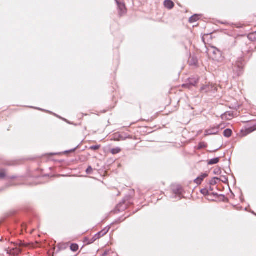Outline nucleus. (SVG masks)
<instances>
[{
	"label": "nucleus",
	"mask_w": 256,
	"mask_h": 256,
	"mask_svg": "<svg viewBox=\"0 0 256 256\" xmlns=\"http://www.w3.org/2000/svg\"><path fill=\"white\" fill-rule=\"evenodd\" d=\"M225 127L224 124H220L216 126L210 128L205 130L204 136H207L208 135L216 134L218 132L220 128L223 129Z\"/></svg>",
	"instance_id": "nucleus-1"
},
{
	"label": "nucleus",
	"mask_w": 256,
	"mask_h": 256,
	"mask_svg": "<svg viewBox=\"0 0 256 256\" xmlns=\"http://www.w3.org/2000/svg\"><path fill=\"white\" fill-rule=\"evenodd\" d=\"M220 54V50L214 47H211L208 50V54L209 58L213 60H216L218 58V56Z\"/></svg>",
	"instance_id": "nucleus-2"
},
{
	"label": "nucleus",
	"mask_w": 256,
	"mask_h": 256,
	"mask_svg": "<svg viewBox=\"0 0 256 256\" xmlns=\"http://www.w3.org/2000/svg\"><path fill=\"white\" fill-rule=\"evenodd\" d=\"M109 227H106L103 230H102L101 231L98 232V233L96 234L94 236V240H97L100 239V238L104 236H105L109 231L110 230Z\"/></svg>",
	"instance_id": "nucleus-3"
},
{
	"label": "nucleus",
	"mask_w": 256,
	"mask_h": 256,
	"mask_svg": "<svg viewBox=\"0 0 256 256\" xmlns=\"http://www.w3.org/2000/svg\"><path fill=\"white\" fill-rule=\"evenodd\" d=\"M116 0L117 2L118 6L120 15L122 16V15L125 14L126 12V9L125 4L123 2H120L118 0Z\"/></svg>",
	"instance_id": "nucleus-4"
},
{
	"label": "nucleus",
	"mask_w": 256,
	"mask_h": 256,
	"mask_svg": "<svg viewBox=\"0 0 256 256\" xmlns=\"http://www.w3.org/2000/svg\"><path fill=\"white\" fill-rule=\"evenodd\" d=\"M208 176L206 172L202 174L194 180V182L198 185L200 184Z\"/></svg>",
	"instance_id": "nucleus-5"
},
{
	"label": "nucleus",
	"mask_w": 256,
	"mask_h": 256,
	"mask_svg": "<svg viewBox=\"0 0 256 256\" xmlns=\"http://www.w3.org/2000/svg\"><path fill=\"white\" fill-rule=\"evenodd\" d=\"M69 246L68 242H60L58 244V252L66 250Z\"/></svg>",
	"instance_id": "nucleus-6"
},
{
	"label": "nucleus",
	"mask_w": 256,
	"mask_h": 256,
	"mask_svg": "<svg viewBox=\"0 0 256 256\" xmlns=\"http://www.w3.org/2000/svg\"><path fill=\"white\" fill-rule=\"evenodd\" d=\"M199 82V78H194L192 77L190 78L188 80V82L192 86H196L197 84H198Z\"/></svg>",
	"instance_id": "nucleus-7"
},
{
	"label": "nucleus",
	"mask_w": 256,
	"mask_h": 256,
	"mask_svg": "<svg viewBox=\"0 0 256 256\" xmlns=\"http://www.w3.org/2000/svg\"><path fill=\"white\" fill-rule=\"evenodd\" d=\"M200 192L203 195H204L205 196H213L215 198H218V194L217 193H214V192L210 193L209 192V190L207 188H204V189L201 190Z\"/></svg>",
	"instance_id": "nucleus-8"
},
{
	"label": "nucleus",
	"mask_w": 256,
	"mask_h": 256,
	"mask_svg": "<svg viewBox=\"0 0 256 256\" xmlns=\"http://www.w3.org/2000/svg\"><path fill=\"white\" fill-rule=\"evenodd\" d=\"M8 254H10L16 256L21 252V250L20 248H16L8 250Z\"/></svg>",
	"instance_id": "nucleus-9"
},
{
	"label": "nucleus",
	"mask_w": 256,
	"mask_h": 256,
	"mask_svg": "<svg viewBox=\"0 0 256 256\" xmlns=\"http://www.w3.org/2000/svg\"><path fill=\"white\" fill-rule=\"evenodd\" d=\"M164 4L166 8L170 10L172 9L174 6V2H172L171 0H165L164 2Z\"/></svg>",
	"instance_id": "nucleus-10"
},
{
	"label": "nucleus",
	"mask_w": 256,
	"mask_h": 256,
	"mask_svg": "<svg viewBox=\"0 0 256 256\" xmlns=\"http://www.w3.org/2000/svg\"><path fill=\"white\" fill-rule=\"evenodd\" d=\"M222 120H230L232 118V114L230 112H226L222 115Z\"/></svg>",
	"instance_id": "nucleus-11"
},
{
	"label": "nucleus",
	"mask_w": 256,
	"mask_h": 256,
	"mask_svg": "<svg viewBox=\"0 0 256 256\" xmlns=\"http://www.w3.org/2000/svg\"><path fill=\"white\" fill-rule=\"evenodd\" d=\"M173 192L176 194H180L182 192V188L180 186H177L173 189Z\"/></svg>",
	"instance_id": "nucleus-12"
},
{
	"label": "nucleus",
	"mask_w": 256,
	"mask_h": 256,
	"mask_svg": "<svg viewBox=\"0 0 256 256\" xmlns=\"http://www.w3.org/2000/svg\"><path fill=\"white\" fill-rule=\"evenodd\" d=\"M220 162V158H216L209 160L208 162V165H213L218 164Z\"/></svg>",
	"instance_id": "nucleus-13"
},
{
	"label": "nucleus",
	"mask_w": 256,
	"mask_h": 256,
	"mask_svg": "<svg viewBox=\"0 0 256 256\" xmlns=\"http://www.w3.org/2000/svg\"><path fill=\"white\" fill-rule=\"evenodd\" d=\"M96 240H94V236H93L92 238L90 239L88 238H85L84 239V242L86 244H90L94 243Z\"/></svg>",
	"instance_id": "nucleus-14"
},
{
	"label": "nucleus",
	"mask_w": 256,
	"mask_h": 256,
	"mask_svg": "<svg viewBox=\"0 0 256 256\" xmlns=\"http://www.w3.org/2000/svg\"><path fill=\"white\" fill-rule=\"evenodd\" d=\"M232 131L230 129L228 128L224 130V136L225 137L229 138L232 136Z\"/></svg>",
	"instance_id": "nucleus-15"
},
{
	"label": "nucleus",
	"mask_w": 256,
	"mask_h": 256,
	"mask_svg": "<svg viewBox=\"0 0 256 256\" xmlns=\"http://www.w3.org/2000/svg\"><path fill=\"white\" fill-rule=\"evenodd\" d=\"M79 246L76 244H72L70 246V249L72 251L76 252L78 250Z\"/></svg>",
	"instance_id": "nucleus-16"
},
{
	"label": "nucleus",
	"mask_w": 256,
	"mask_h": 256,
	"mask_svg": "<svg viewBox=\"0 0 256 256\" xmlns=\"http://www.w3.org/2000/svg\"><path fill=\"white\" fill-rule=\"evenodd\" d=\"M248 38L252 41L256 42V32L248 34Z\"/></svg>",
	"instance_id": "nucleus-17"
},
{
	"label": "nucleus",
	"mask_w": 256,
	"mask_h": 256,
	"mask_svg": "<svg viewBox=\"0 0 256 256\" xmlns=\"http://www.w3.org/2000/svg\"><path fill=\"white\" fill-rule=\"evenodd\" d=\"M121 150H121L120 148L117 147V148H112L110 150V152L112 154H116L120 153L121 152Z\"/></svg>",
	"instance_id": "nucleus-18"
},
{
	"label": "nucleus",
	"mask_w": 256,
	"mask_h": 256,
	"mask_svg": "<svg viewBox=\"0 0 256 256\" xmlns=\"http://www.w3.org/2000/svg\"><path fill=\"white\" fill-rule=\"evenodd\" d=\"M256 130V124L252 126H250V127L248 128L246 130V131L247 132V134H250Z\"/></svg>",
	"instance_id": "nucleus-19"
},
{
	"label": "nucleus",
	"mask_w": 256,
	"mask_h": 256,
	"mask_svg": "<svg viewBox=\"0 0 256 256\" xmlns=\"http://www.w3.org/2000/svg\"><path fill=\"white\" fill-rule=\"evenodd\" d=\"M220 179L218 178H214L210 180V186H214L217 184L218 181Z\"/></svg>",
	"instance_id": "nucleus-20"
},
{
	"label": "nucleus",
	"mask_w": 256,
	"mask_h": 256,
	"mask_svg": "<svg viewBox=\"0 0 256 256\" xmlns=\"http://www.w3.org/2000/svg\"><path fill=\"white\" fill-rule=\"evenodd\" d=\"M198 16L196 15L193 16L192 17H190L189 19V22L190 23L196 22L198 20Z\"/></svg>",
	"instance_id": "nucleus-21"
},
{
	"label": "nucleus",
	"mask_w": 256,
	"mask_h": 256,
	"mask_svg": "<svg viewBox=\"0 0 256 256\" xmlns=\"http://www.w3.org/2000/svg\"><path fill=\"white\" fill-rule=\"evenodd\" d=\"M182 86L184 88H186L188 89H190L192 87L190 84L188 83V82L186 83L182 84Z\"/></svg>",
	"instance_id": "nucleus-22"
},
{
	"label": "nucleus",
	"mask_w": 256,
	"mask_h": 256,
	"mask_svg": "<svg viewBox=\"0 0 256 256\" xmlns=\"http://www.w3.org/2000/svg\"><path fill=\"white\" fill-rule=\"evenodd\" d=\"M100 145L92 146L90 148V149L94 150H98L100 148Z\"/></svg>",
	"instance_id": "nucleus-23"
},
{
	"label": "nucleus",
	"mask_w": 256,
	"mask_h": 256,
	"mask_svg": "<svg viewBox=\"0 0 256 256\" xmlns=\"http://www.w3.org/2000/svg\"><path fill=\"white\" fill-rule=\"evenodd\" d=\"M92 172H93V169H92V166H89L87 168V169H86V174H92Z\"/></svg>",
	"instance_id": "nucleus-24"
},
{
	"label": "nucleus",
	"mask_w": 256,
	"mask_h": 256,
	"mask_svg": "<svg viewBox=\"0 0 256 256\" xmlns=\"http://www.w3.org/2000/svg\"><path fill=\"white\" fill-rule=\"evenodd\" d=\"M208 85H204L202 86L200 88V91L201 92H203L204 90H206L208 88Z\"/></svg>",
	"instance_id": "nucleus-25"
},
{
	"label": "nucleus",
	"mask_w": 256,
	"mask_h": 256,
	"mask_svg": "<svg viewBox=\"0 0 256 256\" xmlns=\"http://www.w3.org/2000/svg\"><path fill=\"white\" fill-rule=\"evenodd\" d=\"M6 176L5 172L4 170L0 172V178H3Z\"/></svg>",
	"instance_id": "nucleus-26"
},
{
	"label": "nucleus",
	"mask_w": 256,
	"mask_h": 256,
	"mask_svg": "<svg viewBox=\"0 0 256 256\" xmlns=\"http://www.w3.org/2000/svg\"><path fill=\"white\" fill-rule=\"evenodd\" d=\"M204 147H205V144L204 142H200L198 144V148L200 149Z\"/></svg>",
	"instance_id": "nucleus-27"
},
{
	"label": "nucleus",
	"mask_w": 256,
	"mask_h": 256,
	"mask_svg": "<svg viewBox=\"0 0 256 256\" xmlns=\"http://www.w3.org/2000/svg\"><path fill=\"white\" fill-rule=\"evenodd\" d=\"M109 250H106L102 254V256H106L109 254Z\"/></svg>",
	"instance_id": "nucleus-28"
},
{
	"label": "nucleus",
	"mask_w": 256,
	"mask_h": 256,
	"mask_svg": "<svg viewBox=\"0 0 256 256\" xmlns=\"http://www.w3.org/2000/svg\"><path fill=\"white\" fill-rule=\"evenodd\" d=\"M222 180H221L222 182H228V179L225 176L222 177Z\"/></svg>",
	"instance_id": "nucleus-29"
},
{
	"label": "nucleus",
	"mask_w": 256,
	"mask_h": 256,
	"mask_svg": "<svg viewBox=\"0 0 256 256\" xmlns=\"http://www.w3.org/2000/svg\"><path fill=\"white\" fill-rule=\"evenodd\" d=\"M208 190H209V192H210L213 190V188H212L211 186H210V188H209V189Z\"/></svg>",
	"instance_id": "nucleus-30"
},
{
	"label": "nucleus",
	"mask_w": 256,
	"mask_h": 256,
	"mask_svg": "<svg viewBox=\"0 0 256 256\" xmlns=\"http://www.w3.org/2000/svg\"><path fill=\"white\" fill-rule=\"evenodd\" d=\"M20 246H26V244H24L22 243V242H20Z\"/></svg>",
	"instance_id": "nucleus-31"
},
{
	"label": "nucleus",
	"mask_w": 256,
	"mask_h": 256,
	"mask_svg": "<svg viewBox=\"0 0 256 256\" xmlns=\"http://www.w3.org/2000/svg\"><path fill=\"white\" fill-rule=\"evenodd\" d=\"M154 118H155V117L152 118H151V120H154Z\"/></svg>",
	"instance_id": "nucleus-32"
}]
</instances>
